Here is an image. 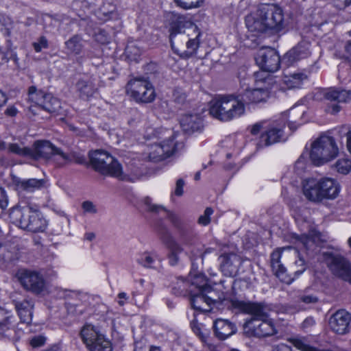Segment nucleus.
<instances>
[{
	"label": "nucleus",
	"instance_id": "obj_1",
	"mask_svg": "<svg viewBox=\"0 0 351 351\" xmlns=\"http://www.w3.org/2000/svg\"><path fill=\"white\" fill-rule=\"evenodd\" d=\"M231 306L241 313L250 314L252 318L247 320L244 325V333L248 337L263 338L277 333L271 319H267V314L261 303L231 300Z\"/></svg>",
	"mask_w": 351,
	"mask_h": 351
},
{
	"label": "nucleus",
	"instance_id": "obj_2",
	"mask_svg": "<svg viewBox=\"0 0 351 351\" xmlns=\"http://www.w3.org/2000/svg\"><path fill=\"white\" fill-rule=\"evenodd\" d=\"M193 23L184 16L173 21L169 29V40L173 52L182 59H189L196 55L199 46V33L195 38L185 34V29L192 27Z\"/></svg>",
	"mask_w": 351,
	"mask_h": 351
},
{
	"label": "nucleus",
	"instance_id": "obj_3",
	"mask_svg": "<svg viewBox=\"0 0 351 351\" xmlns=\"http://www.w3.org/2000/svg\"><path fill=\"white\" fill-rule=\"evenodd\" d=\"M233 95L219 96L210 102L209 113L221 121H229L245 113V104Z\"/></svg>",
	"mask_w": 351,
	"mask_h": 351
},
{
	"label": "nucleus",
	"instance_id": "obj_4",
	"mask_svg": "<svg viewBox=\"0 0 351 351\" xmlns=\"http://www.w3.org/2000/svg\"><path fill=\"white\" fill-rule=\"evenodd\" d=\"M144 204L146 206L147 211L158 213L163 210L167 212V218L172 223L176 229L178 241L181 245H191L196 236V233L193 227L188 223L183 222L176 214L166 210V209L161 205L154 204L152 203L151 198L146 197L144 199Z\"/></svg>",
	"mask_w": 351,
	"mask_h": 351
},
{
	"label": "nucleus",
	"instance_id": "obj_5",
	"mask_svg": "<svg viewBox=\"0 0 351 351\" xmlns=\"http://www.w3.org/2000/svg\"><path fill=\"white\" fill-rule=\"evenodd\" d=\"M90 162L95 171L106 176L124 180L122 166L108 152L97 149L89 153Z\"/></svg>",
	"mask_w": 351,
	"mask_h": 351
},
{
	"label": "nucleus",
	"instance_id": "obj_6",
	"mask_svg": "<svg viewBox=\"0 0 351 351\" xmlns=\"http://www.w3.org/2000/svg\"><path fill=\"white\" fill-rule=\"evenodd\" d=\"M223 300V294L214 290L207 284V280L200 276L197 293H193L191 298V305L199 312H210L213 304L220 303Z\"/></svg>",
	"mask_w": 351,
	"mask_h": 351
},
{
	"label": "nucleus",
	"instance_id": "obj_7",
	"mask_svg": "<svg viewBox=\"0 0 351 351\" xmlns=\"http://www.w3.org/2000/svg\"><path fill=\"white\" fill-rule=\"evenodd\" d=\"M338 154L335 138L322 135L312 143L310 158L315 165H321L337 157Z\"/></svg>",
	"mask_w": 351,
	"mask_h": 351
},
{
	"label": "nucleus",
	"instance_id": "obj_8",
	"mask_svg": "<svg viewBox=\"0 0 351 351\" xmlns=\"http://www.w3.org/2000/svg\"><path fill=\"white\" fill-rule=\"evenodd\" d=\"M167 138L160 143L152 145L148 152L149 160L154 162L162 161L173 155L183 147L182 143L175 141L176 134L171 130H165Z\"/></svg>",
	"mask_w": 351,
	"mask_h": 351
},
{
	"label": "nucleus",
	"instance_id": "obj_9",
	"mask_svg": "<svg viewBox=\"0 0 351 351\" xmlns=\"http://www.w3.org/2000/svg\"><path fill=\"white\" fill-rule=\"evenodd\" d=\"M126 92L137 103H152L156 96L152 84L145 77L130 80L127 84Z\"/></svg>",
	"mask_w": 351,
	"mask_h": 351
},
{
	"label": "nucleus",
	"instance_id": "obj_10",
	"mask_svg": "<svg viewBox=\"0 0 351 351\" xmlns=\"http://www.w3.org/2000/svg\"><path fill=\"white\" fill-rule=\"evenodd\" d=\"M28 99L35 106L49 113H57L61 108L60 101L50 93L38 90L36 86H32L28 90Z\"/></svg>",
	"mask_w": 351,
	"mask_h": 351
},
{
	"label": "nucleus",
	"instance_id": "obj_11",
	"mask_svg": "<svg viewBox=\"0 0 351 351\" xmlns=\"http://www.w3.org/2000/svg\"><path fill=\"white\" fill-rule=\"evenodd\" d=\"M19 280L22 287L27 291L38 295L45 289V280L38 271L23 269L18 273Z\"/></svg>",
	"mask_w": 351,
	"mask_h": 351
},
{
	"label": "nucleus",
	"instance_id": "obj_12",
	"mask_svg": "<svg viewBox=\"0 0 351 351\" xmlns=\"http://www.w3.org/2000/svg\"><path fill=\"white\" fill-rule=\"evenodd\" d=\"M326 261L332 274L351 284V263L349 261L341 255L328 253Z\"/></svg>",
	"mask_w": 351,
	"mask_h": 351
},
{
	"label": "nucleus",
	"instance_id": "obj_13",
	"mask_svg": "<svg viewBox=\"0 0 351 351\" xmlns=\"http://www.w3.org/2000/svg\"><path fill=\"white\" fill-rule=\"evenodd\" d=\"M263 19L270 31L279 32L284 28V14L282 8L274 3L260 4Z\"/></svg>",
	"mask_w": 351,
	"mask_h": 351
},
{
	"label": "nucleus",
	"instance_id": "obj_14",
	"mask_svg": "<svg viewBox=\"0 0 351 351\" xmlns=\"http://www.w3.org/2000/svg\"><path fill=\"white\" fill-rule=\"evenodd\" d=\"M160 238L168 250L167 258L169 264L171 266L177 265L180 260V255L184 250L182 245L167 228L160 230Z\"/></svg>",
	"mask_w": 351,
	"mask_h": 351
},
{
	"label": "nucleus",
	"instance_id": "obj_15",
	"mask_svg": "<svg viewBox=\"0 0 351 351\" xmlns=\"http://www.w3.org/2000/svg\"><path fill=\"white\" fill-rule=\"evenodd\" d=\"M255 60L262 70L269 73L278 71L280 64V56L275 49L271 48L259 50Z\"/></svg>",
	"mask_w": 351,
	"mask_h": 351
},
{
	"label": "nucleus",
	"instance_id": "obj_16",
	"mask_svg": "<svg viewBox=\"0 0 351 351\" xmlns=\"http://www.w3.org/2000/svg\"><path fill=\"white\" fill-rule=\"evenodd\" d=\"M351 315L341 309L333 313L328 321L330 330L337 335H343L349 332Z\"/></svg>",
	"mask_w": 351,
	"mask_h": 351
},
{
	"label": "nucleus",
	"instance_id": "obj_17",
	"mask_svg": "<svg viewBox=\"0 0 351 351\" xmlns=\"http://www.w3.org/2000/svg\"><path fill=\"white\" fill-rule=\"evenodd\" d=\"M350 93L351 90H329L326 92L324 99L330 102L328 104L326 111L330 114L339 112L341 110L339 104L348 101Z\"/></svg>",
	"mask_w": 351,
	"mask_h": 351
},
{
	"label": "nucleus",
	"instance_id": "obj_18",
	"mask_svg": "<svg viewBox=\"0 0 351 351\" xmlns=\"http://www.w3.org/2000/svg\"><path fill=\"white\" fill-rule=\"evenodd\" d=\"M310 47L311 43L308 41L300 42L284 55L282 62L291 65L300 60L308 58L311 53Z\"/></svg>",
	"mask_w": 351,
	"mask_h": 351
},
{
	"label": "nucleus",
	"instance_id": "obj_19",
	"mask_svg": "<svg viewBox=\"0 0 351 351\" xmlns=\"http://www.w3.org/2000/svg\"><path fill=\"white\" fill-rule=\"evenodd\" d=\"M220 268L222 273L226 276H235L242 263L240 256L234 254H224L220 256Z\"/></svg>",
	"mask_w": 351,
	"mask_h": 351
},
{
	"label": "nucleus",
	"instance_id": "obj_20",
	"mask_svg": "<svg viewBox=\"0 0 351 351\" xmlns=\"http://www.w3.org/2000/svg\"><path fill=\"white\" fill-rule=\"evenodd\" d=\"M262 15L263 14L261 6L258 5L255 11L246 16L245 24L249 31L256 34L270 31Z\"/></svg>",
	"mask_w": 351,
	"mask_h": 351
},
{
	"label": "nucleus",
	"instance_id": "obj_21",
	"mask_svg": "<svg viewBox=\"0 0 351 351\" xmlns=\"http://www.w3.org/2000/svg\"><path fill=\"white\" fill-rule=\"evenodd\" d=\"M80 337L87 349H92L93 351H99L94 346L99 341V339L106 337L99 330L92 324L84 325L80 331Z\"/></svg>",
	"mask_w": 351,
	"mask_h": 351
},
{
	"label": "nucleus",
	"instance_id": "obj_22",
	"mask_svg": "<svg viewBox=\"0 0 351 351\" xmlns=\"http://www.w3.org/2000/svg\"><path fill=\"white\" fill-rule=\"evenodd\" d=\"M56 148V147L49 141H37L32 149L30 157L36 160L42 158L49 162Z\"/></svg>",
	"mask_w": 351,
	"mask_h": 351
},
{
	"label": "nucleus",
	"instance_id": "obj_23",
	"mask_svg": "<svg viewBox=\"0 0 351 351\" xmlns=\"http://www.w3.org/2000/svg\"><path fill=\"white\" fill-rule=\"evenodd\" d=\"M79 97L82 99H88L97 92L94 79L90 77L79 78L75 84Z\"/></svg>",
	"mask_w": 351,
	"mask_h": 351
},
{
	"label": "nucleus",
	"instance_id": "obj_24",
	"mask_svg": "<svg viewBox=\"0 0 351 351\" xmlns=\"http://www.w3.org/2000/svg\"><path fill=\"white\" fill-rule=\"evenodd\" d=\"M200 276H196L191 283L182 278H178L176 285L173 288V293L177 295H189L191 300L193 293H197Z\"/></svg>",
	"mask_w": 351,
	"mask_h": 351
},
{
	"label": "nucleus",
	"instance_id": "obj_25",
	"mask_svg": "<svg viewBox=\"0 0 351 351\" xmlns=\"http://www.w3.org/2000/svg\"><path fill=\"white\" fill-rule=\"evenodd\" d=\"M28 221L23 222V229L33 232H43L47 226V221L38 210L32 209Z\"/></svg>",
	"mask_w": 351,
	"mask_h": 351
},
{
	"label": "nucleus",
	"instance_id": "obj_26",
	"mask_svg": "<svg viewBox=\"0 0 351 351\" xmlns=\"http://www.w3.org/2000/svg\"><path fill=\"white\" fill-rule=\"evenodd\" d=\"M318 186L322 193V199H335L339 193V183L334 179L324 178L317 180Z\"/></svg>",
	"mask_w": 351,
	"mask_h": 351
},
{
	"label": "nucleus",
	"instance_id": "obj_27",
	"mask_svg": "<svg viewBox=\"0 0 351 351\" xmlns=\"http://www.w3.org/2000/svg\"><path fill=\"white\" fill-rule=\"evenodd\" d=\"M213 329L215 336L223 340L237 332L236 325L228 319H217L214 322Z\"/></svg>",
	"mask_w": 351,
	"mask_h": 351
},
{
	"label": "nucleus",
	"instance_id": "obj_28",
	"mask_svg": "<svg viewBox=\"0 0 351 351\" xmlns=\"http://www.w3.org/2000/svg\"><path fill=\"white\" fill-rule=\"evenodd\" d=\"M318 186L317 180L315 178H308L302 182L303 194L308 200L313 202H320L323 200Z\"/></svg>",
	"mask_w": 351,
	"mask_h": 351
},
{
	"label": "nucleus",
	"instance_id": "obj_29",
	"mask_svg": "<svg viewBox=\"0 0 351 351\" xmlns=\"http://www.w3.org/2000/svg\"><path fill=\"white\" fill-rule=\"evenodd\" d=\"M182 130L188 134L200 132L203 128V121L197 114H184L180 119Z\"/></svg>",
	"mask_w": 351,
	"mask_h": 351
},
{
	"label": "nucleus",
	"instance_id": "obj_30",
	"mask_svg": "<svg viewBox=\"0 0 351 351\" xmlns=\"http://www.w3.org/2000/svg\"><path fill=\"white\" fill-rule=\"evenodd\" d=\"M308 78L307 74L302 71H284L282 81L288 88H298L302 85L304 81Z\"/></svg>",
	"mask_w": 351,
	"mask_h": 351
},
{
	"label": "nucleus",
	"instance_id": "obj_31",
	"mask_svg": "<svg viewBox=\"0 0 351 351\" xmlns=\"http://www.w3.org/2000/svg\"><path fill=\"white\" fill-rule=\"evenodd\" d=\"M32 208L29 206H16L9 213L10 221L23 229V222L28 221V215H31Z\"/></svg>",
	"mask_w": 351,
	"mask_h": 351
},
{
	"label": "nucleus",
	"instance_id": "obj_32",
	"mask_svg": "<svg viewBox=\"0 0 351 351\" xmlns=\"http://www.w3.org/2000/svg\"><path fill=\"white\" fill-rule=\"evenodd\" d=\"M281 252L278 250L271 254V267L275 275L282 282L290 283L293 279L288 277L287 269L280 262Z\"/></svg>",
	"mask_w": 351,
	"mask_h": 351
},
{
	"label": "nucleus",
	"instance_id": "obj_33",
	"mask_svg": "<svg viewBox=\"0 0 351 351\" xmlns=\"http://www.w3.org/2000/svg\"><path fill=\"white\" fill-rule=\"evenodd\" d=\"M283 137V130L281 128H271L265 134H261L257 146L259 148L269 146L281 141Z\"/></svg>",
	"mask_w": 351,
	"mask_h": 351
},
{
	"label": "nucleus",
	"instance_id": "obj_34",
	"mask_svg": "<svg viewBox=\"0 0 351 351\" xmlns=\"http://www.w3.org/2000/svg\"><path fill=\"white\" fill-rule=\"evenodd\" d=\"M14 303L21 321L27 324H31L33 315V302L24 300L21 302L14 301Z\"/></svg>",
	"mask_w": 351,
	"mask_h": 351
},
{
	"label": "nucleus",
	"instance_id": "obj_35",
	"mask_svg": "<svg viewBox=\"0 0 351 351\" xmlns=\"http://www.w3.org/2000/svg\"><path fill=\"white\" fill-rule=\"evenodd\" d=\"M269 94L265 88H258L254 89H246L241 95L240 99L243 103H259L265 101Z\"/></svg>",
	"mask_w": 351,
	"mask_h": 351
},
{
	"label": "nucleus",
	"instance_id": "obj_36",
	"mask_svg": "<svg viewBox=\"0 0 351 351\" xmlns=\"http://www.w3.org/2000/svg\"><path fill=\"white\" fill-rule=\"evenodd\" d=\"M15 334L14 317L8 316L0 322V338L10 339Z\"/></svg>",
	"mask_w": 351,
	"mask_h": 351
},
{
	"label": "nucleus",
	"instance_id": "obj_37",
	"mask_svg": "<svg viewBox=\"0 0 351 351\" xmlns=\"http://www.w3.org/2000/svg\"><path fill=\"white\" fill-rule=\"evenodd\" d=\"M18 259L16 249L11 244H0V262L10 263Z\"/></svg>",
	"mask_w": 351,
	"mask_h": 351
},
{
	"label": "nucleus",
	"instance_id": "obj_38",
	"mask_svg": "<svg viewBox=\"0 0 351 351\" xmlns=\"http://www.w3.org/2000/svg\"><path fill=\"white\" fill-rule=\"evenodd\" d=\"M82 41V38L80 36L74 35L65 42L66 48L70 53L79 55L84 47Z\"/></svg>",
	"mask_w": 351,
	"mask_h": 351
},
{
	"label": "nucleus",
	"instance_id": "obj_39",
	"mask_svg": "<svg viewBox=\"0 0 351 351\" xmlns=\"http://www.w3.org/2000/svg\"><path fill=\"white\" fill-rule=\"evenodd\" d=\"M49 162L57 167H63L71 163V158L68 154L64 153L60 148L56 147Z\"/></svg>",
	"mask_w": 351,
	"mask_h": 351
},
{
	"label": "nucleus",
	"instance_id": "obj_40",
	"mask_svg": "<svg viewBox=\"0 0 351 351\" xmlns=\"http://www.w3.org/2000/svg\"><path fill=\"white\" fill-rule=\"evenodd\" d=\"M45 181L43 179H28L23 180L18 183V186L27 191H33L39 189L44 186Z\"/></svg>",
	"mask_w": 351,
	"mask_h": 351
},
{
	"label": "nucleus",
	"instance_id": "obj_41",
	"mask_svg": "<svg viewBox=\"0 0 351 351\" xmlns=\"http://www.w3.org/2000/svg\"><path fill=\"white\" fill-rule=\"evenodd\" d=\"M125 53L128 60L136 62L142 53V49L137 44L131 42L126 46Z\"/></svg>",
	"mask_w": 351,
	"mask_h": 351
},
{
	"label": "nucleus",
	"instance_id": "obj_42",
	"mask_svg": "<svg viewBox=\"0 0 351 351\" xmlns=\"http://www.w3.org/2000/svg\"><path fill=\"white\" fill-rule=\"evenodd\" d=\"M156 256L154 253L145 252L139 254L136 262L144 267L152 268L153 265L155 263Z\"/></svg>",
	"mask_w": 351,
	"mask_h": 351
},
{
	"label": "nucleus",
	"instance_id": "obj_43",
	"mask_svg": "<svg viewBox=\"0 0 351 351\" xmlns=\"http://www.w3.org/2000/svg\"><path fill=\"white\" fill-rule=\"evenodd\" d=\"M304 113L305 111L303 109L298 108H293L290 110L289 114L291 115L293 120L289 121V127L292 131L295 130L298 126L302 123V122L297 120V117H300L301 119L304 116Z\"/></svg>",
	"mask_w": 351,
	"mask_h": 351
},
{
	"label": "nucleus",
	"instance_id": "obj_44",
	"mask_svg": "<svg viewBox=\"0 0 351 351\" xmlns=\"http://www.w3.org/2000/svg\"><path fill=\"white\" fill-rule=\"evenodd\" d=\"M333 167L338 173L346 175L351 171V160L347 158H339Z\"/></svg>",
	"mask_w": 351,
	"mask_h": 351
},
{
	"label": "nucleus",
	"instance_id": "obj_45",
	"mask_svg": "<svg viewBox=\"0 0 351 351\" xmlns=\"http://www.w3.org/2000/svg\"><path fill=\"white\" fill-rule=\"evenodd\" d=\"M172 101L174 103V108L176 110L180 109L186 101V93L180 88H176L173 90Z\"/></svg>",
	"mask_w": 351,
	"mask_h": 351
},
{
	"label": "nucleus",
	"instance_id": "obj_46",
	"mask_svg": "<svg viewBox=\"0 0 351 351\" xmlns=\"http://www.w3.org/2000/svg\"><path fill=\"white\" fill-rule=\"evenodd\" d=\"M298 301L305 304H315L319 302V298L314 293L306 289L298 296Z\"/></svg>",
	"mask_w": 351,
	"mask_h": 351
},
{
	"label": "nucleus",
	"instance_id": "obj_47",
	"mask_svg": "<svg viewBox=\"0 0 351 351\" xmlns=\"http://www.w3.org/2000/svg\"><path fill=\"white\" fill-rule=\"evenodd\" d=\"M174 1L178 6L189 10L199 7L203 0H174Z\"/></svg>",
	"mask_w": 351,
	"mask_h": 351
},
{
	"label": "nucleus",
	"instance_id": "obj_48",
	"mask_svg": "<svg viewBox=\"0 0 351 351\" xmlns=\"http://www.w3.org/2000/svg\"><path fill=\"white\" fill-rule=\"evenodd\" d=\"M9 150L14 153L16 154H18L19 156H29L30 154H32V149L28 147H21L18 144L16 143H11L9 145Z\"/></svg>",
	"mask_w": 351,
	"mask_h": 351
},
{
	"label": "nucleus",
	"instance_id": "obj_49",
	"mask_svg": "<svg viewBox=\"0 0 351 351\" xmlns=\"http://www.w3.org/2000/svg\"><path fill=\"white\" fill-rule=\"evenodd\" d=\"M99 340V343L94 346L99 351H112V346L110 340L106 337H101ZM88 351H93V350L88 349Z\"/></svg>",
	"mask_w": 351,
	"mask_h": 351
},
{
	"label": "nucleus",
	"instance_id": "obj_50",
	"mask_svg": "<svg viewBox=\"0 0 351 351\" xmlns=\"http://www.w3.org/2000/svg\"><path fill=\"white\" fill-rule=\"evenodd\" d=\"M213 208L210 207H207L205 209L204 214L199 216L197 220L198 223L204 226L208 225L210 222V216L213 215Z\"/></svg>",
	"mask_w": 351,
	"mask_h": 351
},
{
	"label": "nucleus",
	"instance_id": "obj_51",
	"mask_svg": "<svg viewBox=\"0 0 351 351\" xmlns=\"http://www.w3.org/2000/svg\"><path fill=\"white\" fill-rule=\"evenodd\" d=\"M82 208L85 214L95 215L98 212L97 206L89 200L84 201L82 203Z\"/></svg>",
	"mask_w": 351,
	"mask_h": 351
},
{
	"label": "nucleus",
	"instance_id": "obj_52",
	"mask_svg": "<svg viewBox=\"0 0 351 351\" xmlns=\"http://www.w3.org/2000/svg\"><path fill=\"white\" fill-rule=\"evenodd\" d=\"M158 108L165 114H170L176 110L174 106H172L169 101L163 99L158 102Z\"/></svg>",
	"mask_w": 351,
	"mask_h": 351
},
{
	"label": "nucleus",
	"instance_id": "obj_53",
	"mask_svg": "<svg viewBox=\"0 0 351 351\" xmlns=\"http://www.w3.org/2000/svg\"><path fill=\"white\" fill-rule=\"evenodd\" d=\"M33 46L36 52H40L43 49L48 48V40L45 36H40L38 42L33 43Z\"/></svg>",
	"mask_w": 351,
	"mask_h": 351
},
{
	"label": "nucleus",
	"instance_id": "obj_54",
	"mask_svg": "<svg viewBox=\"0 0 351 351\" xmlns=\"http://www.w3.org/2000/svg\"><path fill=\"white\" fill-rule=\"evenodd\" d=\"M295 239L301 243L304 248L308 250L311 247V244L313 243L312 238L306 234L297 235Z\"/></svg>",
	"mask_w": 351,
	"mask_h": 351
},
{
	"label": "nucleus",
	"instance_id": "obj_55",
	"mask_svg": "<svg viewBox=\"0 0 351 351\" xmlns=\"http://www.w3.org/2000/svg\"><path fill=\"white\" fill-rule=\"evenodd\" d=\"M306 167V159L301 156L295 164V170L298 174H301L303 173Z\"/></svg>",
	"mask_w": 351,
	"mask_h": 351
},
{
	"label": "nucleus",
	"instance_id": "obj_56",
	"mask_svg": "<svg viewBox=\"0 0 351 351\" xmlns=\"http://www.w3.org/2000/svg\"><path fill=\"white\" fill-rule=\"evenodd\" d=\"M295 266L296 267L294 271V275L295 277L299 276L306 269L305 261L302 258H299L298 261H295Z\"/></svg>",
	"mask_w": 351,
	"mask_h": 351
},
{
	"label": "nucleus",
	"instance_id": "obj_57",
	"mask_svg": "<svg viewBox=\"0 0 351 351\" xmlns=\"http://www.w3.org/2000/svg\"><path fill=\"white\" fill-rule=\"evenodd\" d=\"M46 341V337L42 335H36L33 337L30 341L29 344L33 348H38L45 345Z\"/></svg>",
	"mask_w": 351,
	"mask_h": 351
},
{
	"label": "nucleus",
	"instance_id": "obj_58",
	"mask_svg": "<svg viewBox=\"0 0 351 351\" xmlns=\"http://www.w3.org/2000/svg\"><path fill=\"white\" fill-rule=\"evenodd\" d=\"M69 157L71 158V162H74L80 165L86 162V158L84 156L79 153L72 152L69 154Z\"/></svg>",
	"mask_w": 351,
	"mask_h": 351
},
{
	"label": "nucleus",
	"instance_id": "obj_59",
	"mask_svg": "<svg viewBox=\"0 0 351 351\" xmlns=\"http://www.w3.org/2000/svg\"><path fill=\"white\" fill-rule=\"evenodd\" d=\"M8 199L5 190L0 187V208L2 209L8 206Z\"/></svg>",
	"mask_w": 351,
	"mask_h": 351
},
{
	"label": "nucleus",
	"instance_id": "obj_60",
	"mask_svg": "<svg viewBox=\"0 0 351 351\" xmlns=\"http://www.w3.org/2000/svg\"><path fill=\"white\" fill-rule=\"evenodd\" d=\"M332 2L339 10L344 9L351 4V0H332Z\"/></svg>",
	"mask_w": 351,
	"mask_h": 351
},
{
	"label": "nucleus",
	"instance_id": "obj_61",
	"mask_svg": "<svg viewBox=\"0 0 351 351\" xmlns=\"http://www.w3.org/2000/svg\"><path fill=\"white\" fill-rule=\"evenodd\" d=\"M184 186V182L182 179H178L176 182L175 195L177 196H181L183 194V187Z\"/></svg>",
	"mask_w": 351,
	"mask_h": 351
},
{
	"label": "nucleus",
	"instance_id": "obj_62",
	"mask_svg": "<svg viewBox=\"0 0 351 351\" xmlns=\"http://www.w3.org/2000/svg\"><path fill=\"white\" fill-rule=\"evenodd\" d=\"M271 351H293L290 346L285 343H279L272 347Z\"/></svg>",
	"mask_w": 351,
	"mask_h": 351
},
{
	"label": "nucleus",
	"instance_id": "obj_63",
	"mask_svg": "<svg viewBox=\"0 0 351 351\" xmlns=\"http://www.w3.org/2000/svg\"><path fill=\"white\" fill-rule=\"evenodd\" d=\"M315 324V321L312 317H308L304 319L302 323V327L304 328L311 327Z\"/></svg>",
	"mask_w": 351,
	"mask_h": 351
},
{
	"label": "nucleus",
	"instance_id": "obj_64",
	"mask_svg": "<svg viewBox=\"0 0 351 351\" xmlns=\"http://www.w3.org/2000/svg\"><path fill=\"white\" fill-rule=\"evenodd\" d=\"M263 127V123H256L252 125L251 133L252 134H257Z\"/></svg>",
	"mask_w": 351,
	"mask_h": 351
}]
</instances>
